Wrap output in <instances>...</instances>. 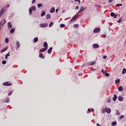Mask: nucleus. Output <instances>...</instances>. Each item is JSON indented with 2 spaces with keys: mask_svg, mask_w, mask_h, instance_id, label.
<instances>
[{
  "mask_svg": "<svg viewBox=\"0 0 126 126\" xmlns=\"http://www.w3.org/2000/svg\"><path fill=\"white\" fill-rule=\"evenodd\" d=\"M36 11V6H32L29 8V14L30 15H32V11Z\"/></svg>",
  "mask_w": 126,
  "mask_h": 126,
  "instance_id": "nucleus-1",
  "label": "nucleus"
},
{
  "mask_svg": "<svg viewBox=\"0 0 126 126\" xmlns=\"http://www.w3.org/2000/svg\"><path fill=\"white\" fill-rule=\"evenodd\" d=\"M6 7H3L0 11V17H1L2 15H3V13H4V11H5V9Z\"/></svg>",
  "mask_w": 126,
  "mask_h": 126,
  "instance_id": "nucleus-2",
  "label": "nucleus"
},
{
  "mask_svg": "<svg viewBox=\"0 0 126 126\" xmlns=\"http://www.w3.org/2000/svg\"><path fill=\"white\" fill-rule=\"evenodd\" d=\"M2 85H3V86H11L12 84L9 82H5L3 83Z\"/></svg>",
  "mask_w": 126,
  "mask_h": 126,
  "instance_id": "nucleus-3",
  "label": "nucleus"
},
{
  "mask_svg": "<svg viewBox=\"0 0 126 126\" xmlns=\"http://www.w3.org/2000/svg\"><path fill=\"white\" fill-rule=\"evenodd\" d=\"M6 21L5 19H4L3 20H1L0 22V30L1 29V27L3 26V25L4 23H5Z\"/></svg>",
  "mask_w": 126,
  "mask_h": 126,
  "instance_id": "nucleus-4",
  "label": "nucleus"
},
{
  "mask_svg": "<svg viewBox=\"0 0 126 126\" xmlns=\"http://www.w3.org/2000/svg\"><path fill=\"white\" fill-rule=\"evenodd\" d=\"M39 27L41 28H45V27H48V23L40 24Z\"/></svg>",
  "mask_w": 126,
  "mask_h": 126,
  "instance_id": "nucleus-5",
  "label": "nucleus"
},
{
  "mask_svg": "<svg viewBox=\"0 0 126 126\" xmlns=\"http://www.w3.org/2000/svg\"><path fill=\"white\" fill-rule=\"evenodd\" d=\"M76 18H77V16H76V15L75 16H74L72 19L70 20L69 21V23H72L74 20H75V19H76Z\"/></svg>",
  "mask_w": 126,
  "mask_h": 126,
  "instance_id": "nucleus-6",
  "label": "nucleus"
},
{
  "mask_svg": "<svg viewBox=\"0 0 126 126\" xmlns=\"http://www.w3.org/2000/svg\"><path fill=\"white\" fill-rule=\"evenodd\" d=\"M100 46L97 43L94 44L93 45V48L94 49H98V48H99Z\"/></svg>",
  "mask_w": 126,
  "mask_h": 126,
  "instance_id": "nucleus-7",
  "label": "nucleus"
},
{
  "mask_svg": "<svg viewBox=\"0 0 126 126\" xmlns=\"http://www.w3.org/2000/svg\"><path fill=\"white\" fill-rule=\"evenodd\" d=\"M100 30H101V29H100V28H95L94 30V33H98V32H100Z\"/></svg>",
  "mask_w": 126,
  "mask_h": 126,
  "instance_id": "nucleus-8",
  "label": "nucleus"
},
{
  "mask_svg": "<svg viewBox=\"0 0 126 126\" xmlns=\"http://www.w3.org/2000/svg\"><path fill=\"white\" fill-rule=\"evenodd\" d=\"M47 50H48V48H44L40 49L39 52L40 53H44V52H46V51H47Z\"/></svg>",
  "mask_w": 126,
  "mask_h": 126,
  "instance_id": "nucleus-9",
  "label": "nucleus"
},
{
  "mask_svg": "<svg viewBox=\"0 0 126 126\" xmlns=\"http://www.w3.org/2000/svg\"><path fill=\"white\" fill-rule=\"evenodd\" d=\"M105 110H106V112L107 113V114H110L111 112V109L108 108V107H106L105 108Z\"/></svg>",
  "mask_w": 126,
  "mask_h": 126,
  "instance_id": "nucleus-10",
  "label": "nucleus"
},
{
  "mask_svg": "<svg viewBox=\"0 0 126 126\" xmlns=\"http://www.w3.org/2000/svg\"><path fill=\"white\" fill-rule=\"evenodd\" d=\"M7 26H8V28H9V29H11V28H12V25H11V23L8 22L7 24Z\"/></svg>",
  "mask_w": 126,
  "mask_h": 126,
  "instance_id": "nucleus-11",
  "label": "nucleus"
},
{
  "mask_svg": "<svg viewBox=\"0 0 126 126\" xmlns=\"http://www.w3.org/2000/svg\"><path fill=\"white\" fill-rule=\"evenodd\" d=\"M53 51V47H50L47 51L48 54H51Z\"/></svg>",
  "mask_w": 126,
  "mask_h": 126,
  "instance_id": "nucleus-12",
  "label": "nucleus"
},
{
  "mask_svg": "<svg viewBox=\"0 0 126 126\" xmlns=\"http://www.w3.org/2000/svg\"><path fill=\"white\" fill-rule=\"evenodd\" d=\"M8 48V47L3 48L1 50L0 53H3L5 52V51H6V50H7Z\"/></svg>",
  "mask_w": 126,
  "mask_h": 126,
  "instance_id": "nucleus-13",
  "label": "nucleus"
},
{
  "mask_svg": "<svg viewBox=\"0 0 126 126\" xmlns=\"http://www.w3.org/2000/svg\"><path fill=\"white\" fill-rule=\"evenodd\" d=\"M118 99L120 102H123L124 101V97H122L121 95L119 96Z\"/></svg>",
  "mask_w": 126,
  "mask_h": 126,
  "instance_id": "nucleus-14",
  "label": "nucleus"
},
{
  "mask_svg": "<svg viewBox=\"0 0 126 126\" xmlns=\"http://www.w3.org/2000/svg\"><path fill=\"white\" fill-rule=\"evenodd\" d=\"M117 98H118V96H117V95L114 94V97H113V100L114 102H116V100H117Z\"/></svg>",
  "mask_w": 126,
  "mask_h": 126,
  "instance_id": "nucleus-15",
  "label": "nucleus"
},
{
  "mask_svg": "<svg viewBox=\"0 0 126 126\" xmlns=\"http://www.w3.org/2000/svg\"><path fill=\"white\" fill-rule=\"evenodd\" d=\"M50 13H53V12H55V7H52L50 11Z\"/></svg>",
  "mask_w": 126,
  "mask_h": 126,
  "instance_id": "nucleus-16",
  "label": "nucleus"
},
{
  "mask_svg": "<svg viewBox=\"0 0 126 126\" xmlns=\"http://www.w3.org/2000/svg\"><path fill=\"white\" fill-rule=\"evenodd\" d=\"M39 58H41V59H45V56L42 53L39 54Z\"/></svg>",
  "mask_w": 126,
  "mask_h": 126,
  "instance_id": "nucleus-17",
  "label": "nucleus"
},
{
  "mask_svg": "<svg viewBox=\"0 0 126 126\" xmlns=\"http://www.w3.org/2000/svg\"><path fill=\"white\" fill-rule=\"evenodd\" d=\"M43 47H44V48H48V43H47V42H44V44H43Z\"/></svg>",
  "mask_w": 126,
  "mask_h": 126,
  "instance_id": "nucleus-18",
  "label": "nucleus"
},
{
  "mask_svg": "<svg viewBox=\"0 0 126 126\" xmlns=\"http://www.w3.org/2000/svg\"><path fill=\"white\" fill-rule=\"evenodd\" d=\"M34 43H37L38 42V37H36L33 39Z\"/></svg>",
  "mask_w": 126,
  "mask_h": 126,
  "instance_id": "nucleus-19",
  "label": "nucleus"
},
{
  "mask_svg": "<svg viewBox=\"0 0 126 126\" xmlns=\"http://www.w3.org/2000/svg\"><path fill=\"white\" fill-rule=\"evenodd\" d=\"M84 7V6H83L82 7L80 8L81 11H82V12H83V11H84V10H85V9L86 8V7Z\"/></svg>",
  "mask_w": 126,
  "mask_h": 126,
  "instance_id": "nucleus-20",
  "label": "nucleus"
},
{
  "mask_svg": "<svg viewBox=\"0 0 126 126\" xmlns=\"http://www.w3.org/2000/svg\"><path fill=\"white\" fill-rule=\"evenodd\" d=\"M9 54H10V52H9L8 53H7L6 56H5V59L6 60H7V57H10V55H9Z\"/></svg>",
  "mask_w": 126,
  "mask_h": 126,
  "instance_id": "nucleus-21",
  "label": "nucleus"
},
{
  "mask_svg": "<svg viewBox=\"0 0 126 126\" xmlns=\"http://www.w3.org/2000/svg\"><path fill=\"white\" fill-rule=\"evenodd\" d=\"M124 90V88H123L122 86H120L119 87V88H118V90L119 91H123V90Z\"/></svg>",
  "mask_w": 126,
  "mask_h": 126,
  "instance_id": "nucleus-22",
  "label": "nucleus"
},
{
  "mask_svg": "<svg viewBox=\"0 0 126 126\" xmlns=\"http://www.w3.org/2000/svg\"><path fill=\"white\" fill-rule=\"evenodd\" d=\"M50 18H51V14H48L46 16V19H50Z\"/></svg>",
  "mask_w": 126,
  "mask_h": 126,
  "instance_id": "nucleus-23",
  "label": "nucleus"
},
{
  "mask_svg": "<svg viewBox=\"0 0 126 126\" xmlns=\"http://www.w3.org/2000/svg\"><path fill=\"white\" fill-rule=\"evenodd\" d=\"M116 116H119L120 115V111H119V110H116Z\"/></svg>",
  "mask_w": 126,
  "mask_h": 126,
  "instance_id": "nucleus-24",
  "label": "nucleus"
},
{
  "mask_svg": "<svg viewBox=\"0 0 126 126\" xmlns=\"http://www.w3.org/2000/svg\"><path fill=\"white\" fill-rule=\"evenodd\" d=\"M37 6L39 8H40V7H42V6H43V4L39 3L37 4Z\"/></svg>",
  "mask_w": 126,
  "mask_h": 126,
  "instance_id": "nucleus-25",
  "label": "nucleus"
},
{
  "mask_svg": "<svg viewBox=\"0 0 126 126\" xmlns=\"http://www.w3.org/2000/svg\"><path fill=\"white\" fill-rule=\"evenodd\" d=\"M61 28H63L64 27H65V25L63 24H62L60 25Z\"/></svg>",
  "mask_w": 126,
  "mask_h": 126,
  "instance_id": "nucleus-26",
  "label": "nucleus"
},
{
  "mask_svg": "<svg viewBox=\"0 0 126 126\" xmlns=\"http://www.w3.org/2000/svg\"><path fill=\"white\" fill-rule=\"evenodd\" d=\"M126 72V69L124 68L122 71V74H125Z\"/></svg>",
  "mask_w": 126,
  "mask_h": 126,
  "instance_id": "nucleus-27",
  "label": "nucleus"
},
{
  "mask_svg": "<svg viewBox=\"0 0 126 126\" xmlns=\"http://www.w3.org/2000/svg\"><path fill=\"white\" fill-rule=\"evenodd\" d=\"M112 126H115L117 125V122H113L111 123Z\"/></svg>",
  "mask_w": 126,
  "mask_h": 126,
  "instance_id": "nucleus-28",
  "label": "nucleus"
},
{
  "mask_svg": "<svg viewBox=\"0 0 126 126\" xmlns=\"http://www.w3.org/2000/svg\"><path fill=\"white\" fill-rule=\"evenodd\" d=\"M79 26L78 24H75L74 25L73 27L74 28H78Z\"/></svg>",
  "mask_w": 126,
  "mask_h": 126,
  "instance_id": "nucleus-29",
  "label": "nucleus"
},
{
  "mask_svg": "<svg viewBox=\"0 0 126 126\" xmlns=\"http://www.w3.org/2000/svg\"><path fill=\"white\" fill-rule=\"evenodd\" d=\"M15 30V29H14V28L11 29L10 30V33H13L14 32Z\"/></svg>",
  "mask_w": 126,
  "mask_h": 126,
  "instance_id": "nucleus-30",
  "label": "nucleus"
},
{
  "mask_svg": "<svg viewBox=\"0 0 126 126\" xmlns=\"http://www.w3.org/2000/svg\"><path fill=\"white\" fill-rule=\"evenodd\" d=\"M101 113L102 114H105V113H106V108H104L102 110Z\"/></svg>",
  "mask_w": 126,
  "mask_h": 126,
  "instance_id": "nucleus-31",
  "label": "nucleus"
},
{
  "mask_svg": "<svg viewBox=\"0 0 126 126\" xmlns=\"http://www.w3.org/2000/svg\"><path fill=\"white\" fill-rule=\"evenodd\" d=\"M44 15H46V12H43L41 13V17H43V16H44Z\"/></svg>",
  "mask_w": 126,
  "mask_h": 126,
  "instance_id": "nucleus-32",
  "label": "nucleus"
},
{
  "mask_svg": "<svg viewBox=\"0 0 126 126\" xmlns=\"http://www.w3.org/2000/svg\"><path fill=\"white\" fill-rule=\"evenodd\" d=\"M53 25H54V23H53V22H51L49 24V27H52Z\"/></svg>",
  "mask_w": 126,
  "mask_h": 126,
  "instance_id": "nucleus-33",
  "label": "nucleus"
},
{
  "mask_svg": "<svg viewBox=\"0 0 126 126\" xmlns=\"http://www.w3.org/2000/svg\"><path fill=\"white\" fill-rule=\"evenodd\" d=\"M115 83H116V84H118L120 83V79H117V80H116L115 81Z\"/></svg>",
  "mask_w": 126,
  "mask_h": 126,
  "instance_id": "nucleus-34",
  "label": "nucleus"
},
{
  "mask_svg": "<svg viewBox=\"0 0 126 126\" xmlns=\"http://www.w3.org/2000/svg\"><path fill=\"white\" fill-rule=\"evenodd\" d=\"M16 46L17 47V48H19V41H17Z\"/></svg>",
  "mask_w": 126,
  "mask_h": 126,
  "instance_id": "nucleus-35",
  "label": "nucleus"
},
{
  "mask_svg": "<svg viewBox=\"0 0 126 126\" xmlns=\"http://www.w3.org/2000/svg\"><path fill=\"white\" fill-rule=\"evenodd\" d=\"M81 12H82V11L80 10V11H79L78 12V13L76 14V16H78V14H79L80 13H81Z\"/></svg>",
  "mask_w": 126,
  "mask_h": 126,
  "instance_id": "nucleus-36",
  "label": "nucleus"
},
{
  "mask_svg": "<svg viewBox=\"0 0 126 126\" xmlns=\"http://www.w3.org/2000/svg\"><path fill=\"white\" fill-rule=\"evenodd\" d=\"M9 41V40L8 39V38H5V43H6V44H7V43H8V41Z\"/></svg>",
  "mask_w": 126,
  "mask_h": 126,
  "instance_id": "nucleus-37",
  "label": "nucleus"
},
{
  "mask_svg": "<svg viewBox=\"0 0 126 126\" xmlns=\"http://www.w3.org/2000/svg\"><path fill=\"white\" fill-rule=\"evenodd\" d=\"M111 16H112V17H114L115 16V13L114 12H112L111 13Z\"/></svg>",
  "mask_w": 126,
  "mask_h": 126,
  "instance_id": "nucleus-38",
  "label": "nucleus"
},
{
  "mask_svg": "<svg viewBox=\"0 0 126 126\" xmlns=\"http://www.w3.org/2000/svg\"><path fill=\"white\" fill-rule=\"evenodd\" d=\"M122 5H123V4L120 3V4H117L116 5V6H117V7H119V6H122Z\"/></svg>",
  "mask_w": 126,
  "mask_h": 126,
  "instance_id": "nucleus-39",
  "label": "nucleus"
},
{
  "mask_svg": "<svg viewBox=\"0 0 126 126\" xmlns=\"http://www.w3.org/2000/svg\"><path fill=\"white\" fill-rule=\"evenodd\" d=\"M122 18H121L118 21V23H121V22H122Z\"/></svg>",
  "mask_w": 126,
  "mask_h": 126,
  "instance_id": "nucleus-40",
  "label": "nucleus"
},
{
  "mask_svg": "<svg viewBox=\"0 0 126 126\" xmlns=\"http://www.w3.org/2000/svg\"><path fill=\"white\" fill-rule=\"evenodd\" d=\"M124 118H125V116H124V115H121V116L120 117V120H122V119H124Z\"/></svg>",
  "mask_w": 126,
  "mask_h": 126,
  "instance_id": "nucleus-41",
  "label": "nucleus"
},
{
  "mask_svg": "<svg viewBox=\"0 0 126 126\" xmlns=\"http://www.w3.org/2000/svg\"><path fill=\"white\" fill-rule=\"evenodd\" d=\"M6 103H9V98H7L6 100H5Z\"/></svg>",
  "mask_w": 126,
  "mask_h": 126,
  "instance_id": "nucleus-42",
  "label": "nucleus"
},
{
  "mask_svg": "<svg viewBox=\"0 0 126 126\" xmlns=\"http://www.w3.org/2000/svg\"><path fill=\"white\" fill-rule=\"evenodd\" d=\"M11 94H12V91H10L9 93H8V96H10V95H11Z\"/></svg>",
  "mask_w": 126,
  "mask_h": 126,
  "instance_id": "nucleus-43",
  "label": "nucleus"
},
{
  "mask_svg": "<svg viewBox=\"0 0 126 126\" xmlns=\"http://www.w3.org/2000/svg\"><path fill=\"white\" fill-rule=\"evenodd\" d=\"M2 64H5L6 63V61L3 60L2 62Z\"/></svg>",
  "mask_w": 126,
  "mask_h": 126,
  "instance_id": "nucleus-44",
  "label": "nucleus"
},
{
  "mask_svg": "<svg viewBox=\"0 0 126 126\" xmlns=\"http://www.w3.org/2000/svg\"><path fill=\"white\" fill-rule=\"evenodd\" d=\"M105 76H107L109 77V76L110 75V74L109 73H105Z\"/></svg>",
  "mask_w": 126,
  "mask_h": 126,
  "instance_id": "nucleus-45",
  "label": "nucleus"
},
{
  "mask_svg": "<svg viewBox=\"0 0 126 126\" xmlns=\"http://www.w3.org/2000/svg\"><path fill=\"white\" fill-rule=\"evenodd\" d=\"M95 63V62L94 61L91 63V65H94Z\"/></svg>",
  "mask_w": 126,
  "mask_h": 126,
  "instance_id": "nucleus-46",
  "label": "nucleus"
},
{
  "mask_svg": "<svg viewBox=\"0 0 126 126\" xmlns=\"http://www.w3.org/2000/svg\"><path fill=\"white\" fill-rule=\"evenodd\" d=\"M101 72H102L103 74H105V73H106V72L104 71V69H102Z\"/></svg>",
  "mask_w": 126,
  "mask_h": 126,
  "instance_id": "nucleus-47",
  "label": "nucleus"
},
{
  "mask_svg": "<svg viewBox=\"0 0 126 126\" xmlns=\"http://www.w3.org/2000/svg\"><path fill=\"white\" fill-rule=\"evenodd\" d=\"M87 65H88V66H89V65H90V64H91V63H90V62H88L87 63Z\"/></svg>",
  "mask_w": 126,
  "mask_h": 126,
  "instance_id": "nucleus-48",
  "label": "nucleus"
},
{
  "mask_svg": "<svg viewBox=\"0 0 126 126\" xmlns=\"http://www.w3.org/2000/svg\"><path fill=\"white\" fill-rule=\"evenodd\" d=\"M107 103H110L111 102V99L109 98L107 101Z\"/></svg>",
  "mask_w": 126,
  "mask_h": 126,
  "instance_id": "nucleus-49",
  "label": "nucleus"
},
{
  "mask_svg": "<svg viewBox=\"0 0 126 126\" xmlns=\"http://www.w3.org/2000/svg\"><path fill=\"white\" fill-rule=\"evenodd\" d=\"M106 59H107V56H106V55L104 56H103V59H104V60H106Z\"/></svg>",
  "mask_w": 126,
  "mask_h": 126,
  "instance_id": "nucleus-50",
  "label": "nucleus"
},
{
  "mask_svg": "<svg viewBox=\"0 0 126 126\" xmlns=\"http://www.w3.org/2000/svg\"><path fill=\"white\" fill-rule=\"evenodd\" d=\"M113 17H114V18H117V17H118V15L115 14V15H114V16Z\"/></svg>",
  "mask_w": 126,
  "mask_h": 126,
  "instance_id": "nucleus-51",
  "label": "nucleus"
},
{
  "mask_svg": "<svg viewBox=\"0 0 126 126\" xmlns=\"http://www.w3.org/2000/svg\"><path fill=\"white\" fill-rule=\"evenodd\" d=\"M75 1H78L79 3H80V0H75Z\"/></svg>",
  "mask_w": 126,
  "mask_h": 126,
  "instance_id": "nucleus-52",
  "label": "nucleus"
},
{
  "mask_svg": "<svg viewBox=\"0 0 126 126\" xmlns=\"http://www.w3.org/2000/svg\"><path fill=\"white\" fill-rule=\"evenodd\" d=\"M36 1V0H32V3H34Z\"/></svg>",
  "mask_w": 126,
  "mask_h": 126,
  "instance_id": "nucleus-53",
  "label": "nucleus"
},
{
  "mask_svg": "<svg viewBox=\"0 0 126 126\" xmlns=\"http://www.w3.org/2000/svg\"><path fill=\"white\" fill-rule=\"evenodd\" d=\"M114 0H109V2L111 3Z\"/></svg>",
  "mask_w": 126,
  "mask_h": 126,
  "instance_id": "nucleus-54",
  "label": "nucleus"
},
{
  "mask_svg": "<svg viewBox=\"0 0 126 126\" xmlns=\"http://www.w3.org/2000/svg\"><path fill=\"white\" fill-rule=\"evenodd\" d=\"M78 8H79V7H78V6H76L75 9H78Z\"/></svg>",
  "mask_w": 126,
  "mask_h": 126,
  "instance_id": "nucleus-55",
  "label": "nucleus"
},
{
  "mask_svg": "<svg viewBox=\"0 0 126 126\" xmlns=\"http://www.w3.org/2000/svg\"><path fill=\"white\" fill-rule=\"evenodd\" d=\"M58 11H59V9H56V13H58Z\"/></svg>",
  "mask_w": 126,
  "mask_h": 126,
  "instance_id": "nucleus-56",
  "label": "nucleus"
},
{
  "mask_svg": "<svg viewBox=\"0 0 126 126\" xmlns=\"http://www.w3.org/2000/svg\"><path fill=\"white\" fill-rule=\"evenodd\" d=\"M96 126H101L100 124H96Z\"/></svg>",
  "mask_w": 126,
  "mask_h": 126,
  "instance_id": "nucleus-57",
  "label": "nucleus"
},
{
  "mask_svg": "<svg viewBox=\"0 0 126 126\" xmlns=\"http://www.w3.org/2000/svg\"><path fill=\"white\" fill-rule=\"evenodd\" d=\"M88 112H91V110H90V109H89L88 110Z\"/></svg>",
  "mask_w": 126,
  "mask_h": 126,
  "instance_id": "nucleus-58",
  "label": "nucleus"
},
{
  "mask_svg": "<svg viewBox=\"0 0 126 126\" xmlns=\"http://www.w3.org/2000/svg\"><path fill=\"white\" fill-rule=\"evenodd\" d=\"M7 7H9V4H8V5H7Z\"/></svg>",
  "mask_w": 126,
  "mask_h": 126,
  "instance_id": "nucleus-59",
  "label": "nucleus"
},
{
  "mask_svg": "<svg viewBox=\"0 0 126 126\" xmlns=\"http://www.w3.org/2000/svg\"><path fill=\"white\" fill-rule=\"evenodd\" d=\"M94 71H96V68L94 69Z\"/></svg>",
  "mask_w": 126,
  "mask_h": 126,
  "instance_id": "nucleus-60",
  "label": "nucleus"
},
{
  "mask_svg": "<svg viewBox=\"0 0 126 126\" xmlns=\"http://www.w3.org/2000/svg\"><path fill=\"white\" fill-rule=\"evenodd\" d=\"M92 110L93 112H94V109L92 108Z\"/></svg>",
  "mask_w": 126,
  "mask_h": 126,
  "instance_id": "nucleus-61",
  "label": "nucleus"
},
{
  "mask_svg": "<svg viewBox=\"0 0 126 126\" xmlns=\"http://www.w3.org/2000/svg\"><path fill=\"white\" fill-rule=\"evenodd\" d=\"M84 65H85V64L81 66V67H83V66H84Z\"/></svg>",
  "mask_w": 126,
  "mask_h": 126,
  "instance_id": "nucleus-62",
  "label": "nucleus"
},
{
  "mask_svg": "<svg viewBox=\"0 0 126 126\" xmlns=\"http://www.w3.org/2000/svg\"><path fill=\"white\" fill-rule=\"evenodd\" d=\"M111 25H113V23H110V26H111Z\"/></svg>",
  "mask_w": 126,
  "mask_h": 126,
  "instance_id": "nucleus-63",
  "label": "nucleus"
},
{
  "mask_svg": "<svg viewBox=\"0 0 126 126\" xmlns=\"http://www.w3.org/2000/svg\"><path fill=\"white\" fill-rule=\"evenodd\" d=\"M106 35L105 34V35H104V38H106Z\"/></svg>",
  "mask_w": 126,
  "mask_h": 126,
  "instance_id": "nucleus-64",
  "label": "nucleus"
}]
</instances>
